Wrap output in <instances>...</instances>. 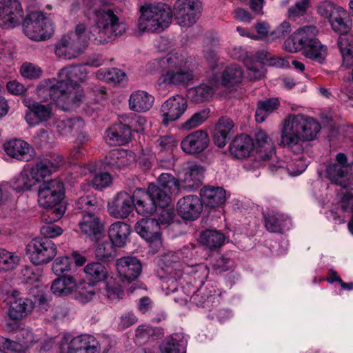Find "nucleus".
<instances>
[{
	"mask_svg": "<svg viewBox=\"0 0 353 353\" xmlns=\"http://www.w3.org/2000/svg\"><path fill=\"white\" fill-rule=\"evenodd\" d=\"M104 0H83L85 15L93 23L89 30L85 23L75 26L74 33L62 38L55 47L57 56L72 59L83 53L88 41L94 44H105L112 39L122 35L126 24L121 19V10L112 4L102 3Z\"/></svg>",
	"mask_w": 353,
	"mask_h": 353,
	"instance_id": "f257e3e1",
	"label": "nucleus"
},
{
	"mask_svg": "<svg viewBox=\"0 0 353 353\" xmlns=\"http://www.w3.org/2000/svg\"><path fill=\"white\" fill-rule=\"evenodd\" d=\"M88 71L85 65H70L60 70L58 78L42 81L37 88L38 97L43 100L49 99L65 111L71 110L79 105L83 94L77 83L87 78Z\"/></svg>",
	"mask_w": 353,
	"mask_h": 353,
	"instance_id": "f03ea898",
	"label": "nucleus"
},
{
	"mask_svg": "<svg viewBox=\"0 0 353 353\" xmlns=\"http://www.w3.org/2000/svg\"><path fill=\"white\" fill-rule=\"evenodd\" d=\"M320 130V123L313 117L290 114L282 123L279 145L300 154L303 151V143L314 140Z\"/></svg>",
	"mask_w": 353,
	"mask_h": 353,
	"instance_id": "7ed1b4c3",
	"label": "nucleus"
},
{
	"mask_svg": "<svg viewBox=\"0 0 353 353\" xmlns=\"http://www.w3.org/2000/svg\"><path fill=\"white\" fill-rule=\"evenodd\" d=\"M63 160L57 157L53 161L43 159L32 166H26L12 181V187L17 192L31 191L47 176L62 166Z\"/></svg>",
	"mask_w": 353,
	"mask_h": 353,
	"instance_id": "20e7f679",
	"label": "nucleus"
},
{
	"mask_svg": "<svg viewBox=\"0 0 353 353\" xmlns=\"http://www.w3.org/2000/svg\"><path fill=\"white\" fill-rule=\"evenodd\" d=\"M64 187L61 181L51 180L42 183L38 191V203L40 206L47 209L43 214V221L56 222L65 213V207L60 205L63 198Z\"/></svg>",
	"mask_w": 353,
	"mask_h": 353,
	"instance_id": "39448f33",
	"label": "nucleus"
},
{
	"mask_svg": "<svg viewBox=\"0 0 353 353\" xmlns=\"http://www.w3.org/2000/svg\"><path fill=\"white\" fill-rule=\"evenodd\" d=\"M138 29L141 32H159L172 21L171 8L162 3H145L140 8Z\"/></svg>",
	"mask_w": 353,
	"mask_h": 353,
	"instance_id": "423d86ee",
	"label": "nucleus"
},
{
	"mask_svg": "<svg viewBox=\"0 0 353 353\" xmlns=\"http://www.w3.org/2000/svg\"><path fill=\"white\" fill-rule=\"evenodd\" d=\"M165 70L161 72L157 83L161 88L185 86L192 80V71L188 67L185 55L176 51Z\"/></svg>",
	"mask_w": 353,
	"mask_h": 353,
	"instance_id": "0eeeda50",
	"label": "nucleus"
},
{
	"mask_svg": "<svg viewBox=\"0 0 353 353\" xmlns=\"http://www.w3.org/2000/svg\"><path fill=\"white\" fill-rule=\"evenodd\" d=\"M168 201L166 194L153 185H149L147 191L137 189L134 192V208L142 216L152 215L157 206L167 207Z\"/></svg>",
	"mask_w": 353,
	"mask_h": 353,
	"instance_id": "6e6552de",
	"label": "nucleus"
},
{
	"mask_svg": "<svg viewBox=\"0 0 353 353\" xmlns=\"http://www.w3.org/2000/svg\"><path fill=\"white\" fill-rule=\"evenodd\" d=\"M23 30L30 39L45 40L54 32V26L50 19L46 18L42 12H33L24 20Z\"/></svg>",
	"mask_w": 353,
	"mask_h": 353,
	"instance_id": "1a4fd4ad",
	"label": "nucleus"
},
{
	"mask_svg": "<svg viewBox=\"0 0 353 353\" xmlns=\"http://www.w3.org/2000/svg\"><path fill=\"white\" fill-rule=\"evenodd\" d=\"M61 353H101V346L97 339L90 334L75 337L65 335L61 341Z\"/></svg>",
	"mask_w": 353,
	"mask_h": 353,
	"instance_id": "9d476101",
	"label": "nucleus"
},
{
	"mask_svg": "<svg viewBox=\"0 0 353 353\" xmlns=\"http://www.w3.org/2000/svg\"><path fill=\"white\" fill-rule=\"evenodd\" d=\"M30 261L39 265L49 263L57 254L56 245L49 239L36 238L26 247Z\"/></svg>",
	"mask_w": 353,
	"mask_h": 353,
	"instance_id": "9b49d317",
	"label": "nucleus"
},
{
	"mask_svg": "<svg viewBox=\"0 0 353 353\" xmlns=\"http://www.w3.org/2000/svg\"><path fill=\"white\" fill-rule=\"evenodd\" d=\"M326 174L332 183L345 188L353 179V162L347 163L346 156L339 153L336 157V163L327 165Z\"/></svg>",
	"mask_w": 353,
	"mask_h": 353,
	"instance_id": "f8f14e48",
	"label": "nucleus"
},
{
	"mask_svg": "<svg viewBox=\"0 0 353 353\" xmlns=\"http://www.w3.org/2000/svg\"><path fill=\"white\" fill-rule=\"evenodd\" d=\"M201 3L199 0H177L174 5L175 20L181 27L192 26L200 17Z\"/></svg>",
	"mask_w": 353,
	"mask_h": 353,
	"instance_id": "ddd939ff",
	"label": "nucleus"
},
{
	"mask_svg": "<svg viewBox=\"0 0 353 353\" xmlns=\"http://www.w3.org/2000/svg\"><path fill=\"white\" fill-rule=\"evenodd\" d=\"M318 30L314 26H305L296 30L284 42L283 48L289 52H296L316 40Z\"/></svg>",
	"mask_w": 353,
	"mask_h": 353,
	"instance_id": "4468645a",
	"label": "nucleus"
},
{
	"mask_svg": "<svg viewBox=\"0 0 353 353\" xmlns=\"http://www.w3.org/2000/svg\"><path fill=\"white\" fill-rule=\"evenodd\" d=\"M23 10L18 0H0V27L13 28L19 24Z\"/></svg>",
	"mask_w": 353,
	"mask_h": 353,
	"instance_id": "2eb2a0df",
	"label": "nucleus"
},
{
	"mask_svg": "<svg viewBox=\"0 0 353 353\" xmlns=\"http://www.w3.org/2000/svg\"><path fill=\"white\" fill-rule=\"evenodd\" d=\"M134 230L140 236L150 244L151 247H154V252H157L161 247L160 227L154 219H140L136 223Z\"/></svg>",
	"mask_w": 353,
	"mask_h": 353,
	"instance_id": "dca6fc26",
	"label": "nucleus"
},
{
	"mask_svg": "<svg viewBox=\"0 0 353 353\" xmlns=\"http://www.w3.org/2000/svg\"><path fill=\"white\" fill-rule=\"evenodd\" d=\"M187 100L180 94L168 98L161 107L163 123L165 125L178 120L185 112Z\"/></svg>",
	"mask_w": 353,
	"mask_h": 353,
	"instance_id": "f3484780",
	"label": "nucleus"
},
{
	"mask_svg": "<svg viewBox=\"0 0 353 353\" xmlns=\"http://www.w3.org/2000/svg\"><path fill=\"white\" fill-rule=\"evenodd\" d=\"M116 268L123 283L129 284L136 280L142 271L140 261L136 257L125 256L117 260Z\"/></svg>",
	"mask_w": 353,
	"mask_h": 353,
	"instance_id": "a211bd4d",
	"label": "nucleus"
},
{
	"mask_svg": "<svg viewBox=\"0 0 353 353\" xmlns=\"http://www.w3.org/2000/svg\"><path fill=\"white\" fill-rule=\"evenodd\" d=\"M134 194L126 192H119L108 204V212L115 219H123L129 216L134 210Z\"/></svg>",
	"mask_w": 353,
	"mask_h": 353,
	"instance_id": "6ab92c4d",
	"label": "nucleus"
},
{
	"mask_svg": "<svg viewBox=\"0 0 353 353\" xmlns=\"http://www.w3.org/2000/svg\"><path fill=\"white\" fill-rule=\"evenodd\" d=\"M23 103L28 109L25 119L30 126H34L41 122L47 121L52 117V108L50 105H44L33 101L30 98L23 99Z\"/></svg>",
	"mask_w": 353,
	"mask_h": 353,
	"instance_id": "aec40b11",
	"label": "nucleus"
},
{
	"mask_svg": "<svg viewBox=\"0 0 353 353\" xmlns=\"http://www.w3.org/2000/svg\"><path fill=\"white\" fill-rule=\"evenodd\" d=\"M210 139L206 132L199 130L186 136L181 142V147L187 154H198L205 150L209 145Z\"/></svg>",
	"mask_w": 353,
	"mask_h": 353,
	"instance_id": "412c9836",
	"label": "nucleus"
},
{
	"mask_svg": "<svg viewBox=\"0 0 353 353\" xmlns=\"http://www.w3.org/2000/svg\"><path fill=\"white\" fill-rule=\"evenodd\" d=\"M178 212L182 219L194 221L196 219L202 210V202L199 197L189 195L179 200Z\"/></svg>",
	"mask_w": 353,
	"mask_h": 353,
	"instance_id": "4be33fe9",
	"label": "nucleus"
},
{
	"mask_svg": "<svg viewBox=\"0 0 353 353\" xmlns=\"http://www.w3.org/2000/svg\"><path fill=\"white\" fill-rule=\"evenodd\" d=\"M8 316L14 321H19L32 312L34 304L32 300L28 298L16 297L13 293L12 299L8 303Z\"/></svg>",
	"mask_w": 353,
	"mask_h": 353,
	"instance_id": "5701e85b",
	"label": "nucleus"
},
{
	"mask_svg": "<svg viewBox=\"0 0 353 353\" xmlns=\"http://www.w3.org/2000/svg\"><path fill=\"white\" fill-rule=\"evenodd\" d=\"M219 80L216 76L206 83L190 88L188 92V97L196 103H201L209 100L213 95L215 88L219 85Z\"/></svg>",
	"mask_w": 353,
	"mask_h": 353,
	"instance_id": "b1692460",
	"label": "nucleus"
},
{
	"mask_svg": "<svg viewBox=\"0 0 353 353\" xmlns=\"http://www.w3.org/2000/svg\"><path fill=\"white\" fill-rule=\"evenodd\" d=\"M265 228L270 232H281L288 230L291 221L287 214L275 210H270L264 214Z\"/></svg>",
	"mask_w": 353,
	"mask_h": 353,
	"instance_id": "393cba45",
	"label": "nucleus"
},
{
	"mask_svg": "<svg viewBox=\"0 0 353 353\" xmlns=\"http://www.w3.org/2000/svg\"><path fill=\"white\" fill-rule=\"evenodd\" d=\"M3 149L9 157L20 161H29L32 149L30 145L23 140L13 139L4 143Z\"/></svg>",
	"mask_w": 353,
	"mask_h": 353,
	"instance_id": "a878e982",
	"label": "nucleus"
},
{
	"mask_svg": "<svg viewBox=\"0 0 353 353\" xmlns=\"http://www.w3.org/2000/svg\"><path fill=\"white\" fill-rule=\"evenodd\" d=\"M131 139L130 128L121 123L114 125L105 132V140L110 145H121L128 143Z\"/></svg>",
	"mask_w": 353,
	"mask_h": 353,
	"instance_id": "bb28decb",
	"label": "nucleus"
},
{
	"mask_svg": "<svg viewBox=\"0 0 353 353\" xmlns=\"http://www.w3.org/2000/svg\"><path fill=\"white\" fill-rule=\"evenodd\" d=\"M327 22L332 30L337 34L347 33L352 27L350 14L345 8L340 6L336 8Z\"/></svg>",
	"mask_w": 353,
	"mask_h": 353,
	"instance_id": "cd10ccee",
	"label": "nucleus"
},
{
	"mask_svg": "<svg viewBox=\"0 0 353 353\" xmlns=\"http://www.w3.org/2000/svg\"><path fill=\"white\" fill-rule=\"evenodd\" d=\"M202 204L209 208H216L224 203L226 199V192L221 187H204L201 190Z\"/></svg>",
	"mask_w": 353,
	"mask_h": 353,
	"instance_id": "c85d7f7f",
	"label": "nucleus"
},
{
	"mask_svg": "<svg viewBox=\"0 0 353 353\" xmlns=\"http://www.w3.org/2000/svg\"><path fill=\"white\" fill-rule=\"evenodd\" d=\"M154 98L143 90L133 92L128 99L129 108L137 112H146L153 105Z\"/></svg>",
	"mask_w": 353,
	"mask_h": 353,
	"instance_id": "c756f323",
	"label": "nucleus"
},
{
	"mask_svg": "<svg viewBox=\"0 0 353 353\" xmlns=\"http://www.w3.org/2000/svg\"><path fill=\"white\" fill-rule=\"evenodd\" d=\"M130 233V226L122 221L113 223L108 229L110 240L118 248H123L126 245Z\"/></svg>",
	"mask_w": 353,
	"mask_h": 353,
	"instance_id": "7c9ffc66",
	"label": "nucleus"
},
{
	"mask_svg": "<svg viewBox=\"0 0 353 353\" xmlns=\"http://www.w3.org/2000/svg\"><path fill=\"white\" fill-rule=\"evenodd\" d=\"M135 160L134 153L125 150H113L105 157L106 164L113 170H120Z\"/></svg>",
	"mask_w": 353,
	"mask_h": 353,
	"instance_id": "2f4dec72",
	"label": "nucleus"
},
{
	"mask_svg": "<svg viewBox=\"0 0 353 353\" xmlns=\"http://www.w3.org/2000/svg\"><path fill=\"white\" fill-rule=\"evenodd\" d=\"M254 149V142L252 138L246 134L236 137L230 143V151L237 159H243L249 157Z\"/></svg>",
	"mask_w": 353,
	"mask_h": 353,
	"instance_id": "473e14b6",
	"label": "nucleus"
},
{
	"mask_svg": "<svg viewBox=\"0 0 353 353\" xmlns=\"http://www.w3.org/2000/svg\"><path fill=\"white\" fill-rule=\"evenodd\" d=\"M158 188L163 194L168 197V205L171 202V196L177 194L181 188V183L176 179L171 174L162 173L158 179V185L150 184Z\"/></svg>",
	"mask_w": 353,
	"mask_h": 353,
	"instance_id": "72a5a7b5",
	"label": "nucleus"
},
{
	"mask_svg": "<svg viewBox=\"0 0 353 353\" xmlns=\"http://www.w3.org/2000/svg\"><path fill=\"white\" fill-rule=\"evenodd\" d=\"M77 281L72 276H63L54 279L50 290L52 294L58 296H66L77 289Z\"/></svg>",
	"mask_w": 353,
	"mask_h": 353,
	"instance_id": "f704fd0d",
	"label": "nucleus"
},
{
	"mask_svg": "<svg viewBox=\"0 0 353 353\" xmlns=\"http://www.w3.org/2000/svg\"><path fill=\"white\" fill-rule=\"evenodd\" d=\"M81 232L87 236L92 238L103 231V225L99 219L92 212H85L79 223Z\"/></svg>",
	"mask_w": 353,
	"mask_h": 353,
	"instance_id": "c9c22d12",
	"label": "nucleus"
},
{
	"mask_svg": "<svg viewBox=\"0 0 353 353\" xmlns=\"http://www.w3.org/2000/svg\"><path fill=\"white\" fill-rule=\"evenodd\" d=\"M203 177V168L197 164L188 166L185 174L184 179L181 182L182 189L191 191L197 188L201 183Z\"/></svg>",
	"mask_w": 353,
	"mask_h": 353,
	"instance_id": "e433bc0d",
	"label": "nucleus"
},
{
	"mask_svg": "<svg viewBox=\"0 0 353 353\" xmlns=\"http://www.w3.org/2000/svg\"><path fill=\"white\" fill-rule=\"evenodd\" d=\"M254 148L263 160L269 159L274 154V147L272 139L263 130H259L255 134Z\"/></svg>",
	"mask_w": 353,
	"mask_h": 353,
	"instance_id": "4c0bfd02",
	"label": "nucleus"
},
{
	"mask_svg": "<svg viewBox=\"0 0 353 353\" xmlns=\"http://www.w3.org/2000/svg\"><path fill=\"white\" fill-rule=\"evenodd\" d=\"M303 54L306 58L322 64L327 56V48L316 39L303 49Z\"/></svg>",
	"mask_w": 353,
	"mask_h": 353,
	"instance_id": "58836bf2",
	"label": "nucleus"
},
{
	"mask_svg": "<svg viewBox=\"0 0 353 353\" xmlns=\"http://www.w3.org/2000/svg\"><path fill=\"white\" fill-rule=\"evenodd\" d=\"M38 338L32 332L31 328L21 327L17 332V341H14L15 352L24 353L34 343L37 342Z\"/></svg>",
	"mask_w": 353,
	"mask_h": 353,
	"instance_id": "ea45409f",
	"label": "nucleus"
},
{
	"mask_svg": "<svg viewBox=\"0 0 353 353\" xmlns=\"http://www.w3.org/2000/svg\"><path fill=\"white\" fill-rule=\"evenodd\" d=\"M339 34L338 46L343 57V65H350L353 61V35L349 32Z\"/></svg>",
	"mask_w": 353,
	"mask_h": 353,
	"instance_id": "a19ab883",
	"label": "nucleus"
},
{
	"mask_svg": "<svg viewBox=\"0 0 353 353\" xmlns=\"http://www.w3.org/2000/svg\"><path fill=\"white\" fill-rule=\"evenodd\" d=\"M280 102L278 98H270L259 101L255 112V119L258 123L263 122L266 118L279 108Z\"/></svg>",
	"mask_w": 353,
	"mask_h": 353,
	"instance_id": "79ce46f5",
	"label": "nucleus"
},
{
	"mask_svg": "<svg viewBox=\"0 0 353 353\" xmlns=\"http://www.w3.org/2000/svg\"><path fill=\"white\" fill-rule=\"evenodd\" d=\"M225 235L215 230H207L201 232L199 242L210 250H214L223 245Z\"/></svg>",
	"mask_w": 353,
	"mask_h": 353,
	"instance_id": "37998d69",
	"label": "nucleus"
},
{
	"mask_svg": "<svg viewBox=\"0 0 353 353\" xmlns=\"http://www.w3.org/2000/svg\"><path fill=\"white\" fill-rule=\"evenodd\" d=\"M116 245L110 240L103 241L98 243L95 250L96 258L103 262L114 260L117 256Z\"/></svg>",
	"mask_w": 353,
	"mask_h": 353,
	"instance_id": "c03bdc74",
	"label": "nucleus"
},
{
	"mask_svg": "<svg viewBox=\"0 0 353 353\" xmlns=\"http://www.w3.org/2000/svg\"><path fill=\"white\" fill-rule=\"evenodd\" d=\"M84 272L88 279L93 282H99L108 278V271L101 263L93 262L88 263L84 268Z\"/></svg>",
	"mask_w": 353,
	"mask_h": 353,
	"instance_id": "a18cd8bd",
	"label": "nucleus"
},
{
	"mask_svg": "<svg viewBox=\"0 0 353 353\" xmlns=\"http://www.w3.org/2000/svg\"><path fill=\"white\" fill-rule=\"evenodd\" d=\"M84 125L85 123L81 118L62 119L57 123V130L63 135L79 132L83 128Z\"/></svg>",
	"mask_w": 353,
	"mask_h": 353,
	"instance_id": "49530a36",
	"label": "nucleus"
},
{
	"mask_svg": "<svg viewBox=\"0 0 353 353\" xmlns=\"http://www.w3.org/2000/svg\"><path fill=\"white\" fill-rule=\"evenodd\" d=\"M98 79L114 83H120L126 81L127 77L124 72L117 68H103L96 72Z\"/></svg>",
	"mask_w": 353,
	"mask_h": 353,
	"instance_id": "de8ad7c7",
	"label": "nucleus"
},
{
	"mask_svg": "<svg viewBox=\"0 0 353 353\" xmlns=\"http://www.w3.org/2000/svg\"><path fill=\"white\" fill-rule=\"evenodd\" d=\"M185 341L176 334L163 342L161 346V353H185Z\"/></svg>",
	"mask_w": 353,
	"mask_h": 353,
	"instance_id": "09e8293b",
	"label": "nucleus"
},
{
	"mask_svg": "<svg viewBox=\"0 0 353 353\" xmlns=\"http://www.w3.org/2000/svg\"><path fill=\"white\" fill-rule=\"evenodd\" d=\"M243 79V71L240 66L231 65L228 66L222 75L221 83L224 85L237 84Z\"/></svg>",
	"mask_w": 353,
	"mask_h": 353,
	"instance_id": "8fccbe9b",
	"label": "nucleus"
},
{
	"mask_svg": "<svg viewBox=\"0 0 353 353\" xmlns=\"http://www.w3.org/2000/svg\"><path fill=\"white\" fill-rule=\"evenodd\" d=\"M190 299L197 306L209 310L219 302V298L216 293L206 296L201 291L194 293Z\"/></svg>",
	"mask_w": 353,
	"mask_h": 353,
	"instance_id": "3c124183",
	"label": "nucleus"
},
{
	"mask_svg": "<svg viewBox=\"0 0 353 353\" xmlns=\"http://www.w3.org/2000/svg\"><path fill=\"white\" fill-rule=\"evenodd\" d=\"M19 261L18 256L6 250L0 249V271L13 270Z\"/></svg>",
	"mask_w": 353,
	"mask_h": 353,
	"instance_id": "603ef678",
	"label": "nucleus"
},
{
	"mask_svg": "<svg viewBox=\"0 0 353 353\" xmlns=\"http://www.w3.org/2000/svg\"><path fill=\"white\" fill-rule=\"evenodd\" d=\"M176 50H173L168 53L165 57L157 58L149 61L146 65V70L150 72H154L159 70H164L169 63L172 64V59L175 54Z\"/></svg>",
	"mask_w": 353,
	"mask_h": 353,
	"instance_id": "864d4df0",
	"label": "nucleus"
},
{
	"mask_svg": "<svg viewBox=\"0 0 353 353\" xmlns=\"http://www.w3.org/2000/svg\"><path fill=\"white\" fill-rule=\"evenodd\" d=\"M245 66L248 70V74L250 79L258 80L265 75V68L260 61H255L253 57L245 61Z\"/></svg>",
	"mask_w": 353,
	"mask_h": 353,
	"instance_id": "5fc2aeb1",
	"label": "nucleus"
},
{
	"mask_svg": "<svg viewBox=\"0 0 353 353\" xmlns=\"http://www.w3.org/2000/svg\"><path fill=\"white\" fill-rule=\"evenodd\" d=\"M77 207L83 210H99L101 208V201L93 195L81 196L77 203Z\"/></svg>",
	"mask_w": 353,
	"mask_h": 353,
	"instance_id": "6e6d98bb",
	"label": "nucleus"
},
{
	"mask_svg": "<svg viewBox=\"0 0 353 353\" xmlns=\"http://www.w3.org/2000/svg\"><path fill=\"white\" fill-rule=\"evenodd\" d=\"M338 7L339 5L330 0H323L316 3V11L321 19L327 21Z\"/></svg>",
	"mask_w": 353,
	"mask_h": 353,
	"instance_id": "4d7b16f0",
	"label": "nucleus"
},
{
	"mask_svg": "<svg viewBox=\"0 0 353 353\" xmlns=\"http://www.w3.org/2000/svg\"><path fill=\"white\" fill-rule=\"evenodd\" d=\"M209 109H203L197 112L182 124V128L185 130H191L197 128L209 117Z\"/></svg>",
	"mask_w": 353,
	"mask_h": 353,
	"instance_id": "13d9d810",
	"label": "nucleus"
},
{
	"mask_svg": "<svg viewBox=\"0 0 353 353\" xmlns=\"http://www.w3.org/2000/svg\"><path fill=\"white\" fill-rule=\"evenodd\" d=\"M96 289L90 283H84L79 289L75 298L81 303H85L92 301L95 296Z\"/></svg>",
	"mask_w": 353,
	"mask_h": 353,
	"instance_id": "bf43d9fd",
	"label": "nucleus"
},
{
	"mask_svg": "<svg viewBox=\"0 0 353 353\" xmlns=\"http://www.w3.org/2000/svg\"><path fill=\"white\" fill-rule=\"evenodd\" d=\"M311 5V0H299L295 4L288 8V13L290 17L296 18L306 14Z\"/></svg>",
	"mask_w": 353,
	"mask_h": 353,
	"instance_id": "052dcab7",
	"label": "nucleus"
},
{
	"mask_svg": "<svg viewBox=\"0 0 353 353\" xmlns=\"http://www.w3.org/2000/svg\"><path fill=\"white\" fill-rule=\"evenodd\" d=\"M20 73L26 79H34L41 76L42 70L39 66L32 63L26 62L21 66Z\"/></svg>",
	"mask_w": 353,
	"mask_h": 353,
	"instance_id": "680f3d73",
	"label": "nucleus"
},
{
	"mask_svg": "<svg viewBox=\"0 0 353 353\" xmlns=\"http://www.w3.org/2000/svg\"><path fill=\"white\" fill-rule=\"evenodd\" d=\"M122 120L127 123L125 125L130 128V131L133 129L137 132L144 130L146 124L145 119L141 116L135 115L131 118L128 116H123Z\"/></svg>",
	"mask_w": 353,
	"mask_h": 353,
	"instance_id": "e2e57ef3",
	"label": "nucleus"
},
{
	"mask_svg": "<svg viewBox=\"0 0 353 353\" xmlns=\"http://www.w3.org/2000/svg\"><path fill=\"white\" fill-rule=\"evenodd\" d=\"M52 270L56 275H61L70 270V259L67 256L57 258L52 265Z\"/></svg>",
	"mask_w": 353,
	"mask_h": 353,
	"instance_id": "0e129e2a",
	"label": "nucleus"
},
{
	"mask_svg": "<svg viewBox=\"0 0 353 353\" xmlns=\"http://www.w3.org/2000/svg\"><path fill=\"white\" fill-rule=\"evenodd\" d=\"M45 221L46 223L40 229L41 235L45 237L44 239L55 238L62 234L63 229L61 227L53 224V222Z\"/></svg>",
	"mask_w": 353,
	"mask_h": 353,
	"instance_id": "69168bd1",
	"label": "nucleus"
},
{
	"mask_svg": "<svg viewBox=\"0 0 353 353\" xmlns=\"http://www.w3.org/2000/svg\"><path fill=\"white\" fill-rule=\"evenodd\" d=\"M106 293L108 298L110 301H117L122 297L123 291L121 285L113 283V282L110 280L106 284Z\"/></svg>",
	"mask_w": 353,
	"mask_h": 353,
	"instance_id": "338daca9",
	"label": "nucleus"
},
{
	"mask_svg": "<svg viewBox=\"0 0 353 353\" xmlns=\"http://www.w3.org/2000/svg\"><path fill=\"white\" fill-rule=\"evenodd\" d=\"M156 148L159 152L171 150L176 145L175 139L172 136H163L155 141Z\"/></svg>",
	"mask_w": 353,
	"mask_h": 353,
	"instance_id": "774afa93",
	"label": "nucleus"
}]
</instances>
